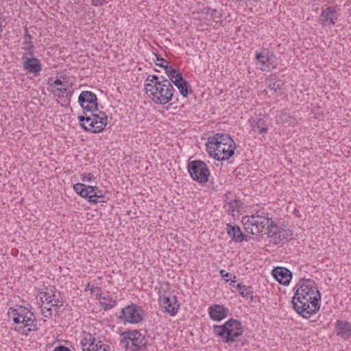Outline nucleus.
<instances>
[{
    "label": "nucleus",
    "instance_id": "nucleus-11",
    "mask_svg": "<svg viewBox=\"0 0 351 351\" xmlns=\"http://www.w3.org/2000/svg\"><path fill=\"white\" fill-rule=\"evenodd\" d=\"M145 317V312L143 308L136 304H131L123 308L119 319L123 323L138 324L141 323Z\"/></svg>",
    "mask_w": 351,
    "mask_h": 351
},
{
    "label": "nucleus",
    "instance_id": "nucleus-21",
    "mask_svg": "<svg viewBox=\"0 0 351 351\" xmlns=\"http://www.w3.org/2000/svg\"><path fill=\"white\" fill-rule=\"evenodd\" d=\"M337 335L344 339L351 336V324L348 322L337 321L335 324Z\"/></svg>",
    "mask_w": 351,
    "mask_h": 351
},
{
    "label": "nucleus",
    "instance_id": "nucleus-5",
    "mask_svg": "<svg viewBox=\"0 0 351 351\" xmlns=\"http://www.w3.org/2000/svg\"><path fill=\"white\" fill-rule=\"evenodd\" d=\"M244 332L242 323L234 318H230L222 325H214L213 333L226 343H232Z\"/></svg>",
    "mask_w": 351,
    "mask_h": 351
},
{
    "label": "nucleus",
    "instance_id": "nucleus-18",
    "mask_svg": "<svg viewBox=\"0 0 351 351\" xmlns=\"http://www.w3.org/2000/svg\"><path fill=\"white\" fill-rule=\"evenodd\" d=\"M229 310L223 305L213 304L208 308V315L211 319L219 322L228 317Z\"/></svg>",
    "mask_w": 351,
    "mask_h": 351
},
{
    "label": "nucleus",
    "instance_id": "nucleus-26",
    "mask_svg": "<svg viewBox=\"0 0 351 351\" xmlns=\"http://www.w3.org/2000/svg\"><path fill=\"white\" fill-rule=\"evenodd\" d=\"M25 32H24V41L23 44L27 47L24 48V49L27 52L29 56H33L34 55V45L32 42V36L29 33L28 28L25 27Z\"/></svg>",
    "mask_w": 351,
    "mask_h": 351
},
{
    "label": "nucleus",
    "instance_id": "nucleus-7",
    "mask_svg": "<svg viewBox=\"0 0 351 351\" xmlns=\"http://www.w3.org/2000/svg\"><path fill=\"white\" fill-rule=\"evenodd\" d=\"M176 91L169 80L145 90L149 98L156 104L165 105L174 99Z\"/></svg>",
    "mask_w": 351,
    "mask_h": 351
},
{
    "label": "nucleus",
    "instance_id": "nucleus-31",
    "mask_svg": "<svg viewBox=\"0 0 351 351\" xmlns=\"http://www.w3.org/2000/svg\"><path fill=\"white\" fill-rule=\"evenodd\" d=\"M95 348L97 350V351H110V346L101 341H98L96 343ZM84 351H90V350H84Z\"/></svg>",
    "mask_w": 351,
    "mask_h": 351
},
{
    "label": "nucleus",
    "instance_id": "nucleus-30",
    "mask_svg": "<svg viewBox=\"0 0 351 351\" xmlns=\"http://www.w3.org/2000/svg\"><path fill=\"white\" fill-rule=\"evenodd\" d=\"M53 94L54 97H56L58 98H64L67 101H70V97L72 93H70L68 92V88L66 87H61V88H56V90H53Z\"/></svg>",
    "mask_w": 351,
    "mask_h": 351
},
{
    "label": "nucleus",
    "instance_id": "nucleus-47",
    "mask_svg": "<svg viewBox=\"0 0 351 351\" xmlns=\"http://www.w3.org/2000/svg\"><path fill=\"white\" fill-rule=\"evenodd\" d=\"M250 239V237H249L247 234L243 233V237H241V239H240V243L243 242V241H249Z\"/></svg>",
    "mask_w": 351,
    "mask_h": 351
},
{
    "label": "nucleus",
    "instance_id": "nucleus-19",
    "mask_svg": "<svg viewBox=\"0 0 351 351\" xmlns=\"http://www.w3.org/2000/svg\"><path fill=\"white\" fill-rule=\"evenodd\" d=\"M266 84L268 88L273 91L276 95L280 96L283 93L284 83L281 80L277 79L276 76L267 78Z\"/></svg>",
    "mask_w": 351,
    "mask_h": 351
},
{
    "label": "nucleus",
    "instance_id": "nucleus-25",
    "mask_svg": "<svg viewBox=\"0 0 351 351\" xmlns=\"http://www.w3.org/2000/svg\"><path fill=\"white\" fill-rule=\"evenodd\" d=\"M95 189L94 191H91L89 189V193L90 194V198L88 199V202L92 204H96L98 202H106V200L104 199V194L102 191L99 189L98 186H92Z\"/></svg>",
    "mask_w": 351,
    "mask_h": 351
},
{
    "label": "nucleus",
    "instance_id": "nucleus-16",
    "mask_svg": "<svg viewBox=\"0 0 351 351\" xmlns=\"http://www.w3.org/2000/svg\"><path fill=\"white\" fill-rule=\"evenodd\" d=\"M160 306L165 309L171 316H174L177 314L180 308V304L178 303L176 297L166 296L164 295L159 298Z\"/></svg>",
    "mask_w": 351,
    "mask_h": 351
},
{
    "label": "nucleus",
    "instance_id": "nucleus-35",
    "mask_svg": "<svg viewBox=\"0 0 351 351\" xmlns=\"http://www.w3.org/2000/svg\"><path fill=\"white\" fill-rule=\"evenodd\" d=\"M340 14L339 11L330 7V24H335V21L337 20Z\"/></svg>",
    "mask_w": 351,
    "mask_h": 351
},
{
    "label": "nucleus",
    "instance_id": "nucleus-50",
    "mask_svg": "<svg viewBox=\"0 0 351 351\" xmlns=\"http://www.w3.org/2000/svg\"><path fill=\"white\" fill-rule=\"evenodd\" d=\"M97 350L95 348V346L90 347V351H97Z\"/></svg>",
    "mask_w": 351,
    "mask_h": 351
},
{
    "label": "nucleus",
    "instance_id": "nucleus-8",
    "mask_svg": "<svg viewBox=\"0 0 351 351\" xmlns=\"http://www.w3.org/2000/svg\"><path fill=\"white\" fill-rule=\"evenodd\" d=\"M265 234H267L269 243L275 245L282 246L287 241L293 239L291 230L277 225L272 219L269 224H268Z\"/></svg>",
    "mask_w": 351,
    "mask_h": 351
},
{
    "label": "nucleus",
    "instance_id": "nucleus-42",
    "mask_svg": "<svg viewBox=\"0 0 351 351\" xmlns=\"http://www.w3.org/2000/svg\"><path fill=\"white\" fill-rule=\"evenodd\" d=\"M219 274L221 278H223L226 282L229 281V277L232 276L231 274L226 272L224 269L220 270Z\"/></svg>",
    "mask_w": 351,
    "mask_h": 351
},
{
    "label": "nucleus",
    "instance_id": "nucleus-49",
    "mask_svg": "<svg viewBox=\"0 0 351 351\" xmlns=\"http://www.w3.org/2000/svg\"><path fill=\"white\" fill-rule=\"evenodd\" d=\"M52 307L53 306H51L50 307H49V308H47V306L45 307V308L47 310V311L49 312V315H51Z\"/></svg>",
    "mask_w": 351,
    "mask_h": 351
},
{
    "label": "nucleus",
    "instance_id": "nucleus-2",
    "mask_svg": "<svg viewBox=\"0 0 351 351\" xmlns=\"http://www.w3.org/2000/svg\"><path fill=\"white\" fill-rule=\"evenodd\" d=\"M235 149V142L228 134L216 133L210 136L206 143V151L209 156L220 161L232 157Z\"/></svg>",
    "mask_w": 351,
    "mask_h": 351
},
{
    "label": "nucleus",
    "instance_id": "nucleus-46",
    "mask_svg": "<svg viewBox=\"0 0 351 351\" xmlns=\"http://www.w3.org/2000/svg\"><path fill=\"white\" fill-rule=\"evenodd\" d=\"M211 10L212 8L209 7H206L204 9H202L199 13L208 15L210 12H211Z\"/></svg>",
    "mask_w": 351,
    "mask_h": 351
},
{
    "label": "nucleus",
    "instance_id": "nucleus-44",
    "mask_svg": "<svg viewBox=\"0 0 351 351\" xmlns=\"http://www.w3.org/2000/svg\"><path fill=\"white\" fill-rule=\"evenodd\" d=\"M53 351H71L69 348L60 345L54 348Z\"/></svg>",
    "mask_w": 351,
    "mask_h": 351
},
{
    "label": "nucleus",
    "instance_id": "nucleus-14",
    "mask_svg": "<svg viewBox=\"0 0 351 351\" xmlns=\"http://www.w3.org/2000/svg\"><path fill=\"white\" fill-rule=\"evenodd\" d=\"M56 288L53 287V289H50V291H44L41 292L40 300L42 304L46 302L47 304H51V306L55 307V311L58 312V308L62 306L63 301L62 298L60 297V293L58 292V295L56 294Z\"/></svg>",
    "mask_w": 351,
    "mask_h": 351
},
{
    "label": "nucleus",
    "instance_id": "nucleus-27",
    "mask_svg": "<svg viewBox=\"0 0 351 351\" xmlns=\"http://www.w3.org/2000/svg\"><path fill=\"white\" fill-rule=\"evenodd\" d=\"M252 127V130L257 132L258 134H265L268 131L266 121L262 118L257 119L256 121H254Z\"/></svg>",
    "mask_w": 351,
    "mask_h": 351
},
{
    "label": "nucleus",
    "instance_id": "nucleus-32",
    "mask_svg": "<svg viewBox=\"0 0 351 351\" xmlns=\"http://www.w3.org/2000/svg\"><path fill=\"white\" fill-rule=\"evenodd\" d=\"M241 206L242 203L241 202V200L238 199H233L229 203V207L230 209L232 210V211H239Z\"/></svg>",
    "mask_w": 351,
    "mask_h": 351
},
{
    "label": "nucleus",
    "instance_id": "nucleus-9",
    "mask_svg": "<svg viewBox=\"0 0 351 351\" xmlns=\"http://www.w3.org/2000/svg\"><path fill=\"white\" fill-rule=\"evenodd\" d=\"M122 336L121 344L130 351H140L145 348L147 343L145 335L137 330L125 331Z\"/></svg>",
    "mask_w": 351,
    "mask_h": 351
},
{
    "label": "nucleus",
    "instance_id": "nucleus-29",
    "mask_svg": "<svg viewBox=\"0 0 351 351\" xmlns=\"http://www.w3.org/2000/svg\"><path fill=\"white\" fill-rule=\"evenodd\" d=\"M164 69L167 76L169 77L171 83H173V81L174 80L178 79L179 77L178 76H182L181 72H180L176 69L172 67L171 66L165 65V66H164Z\"/></svg>",
    "mask_w": 351,
    "mask_h": 351
},
{
    "label": "nucleus",
    "instance_id": "nucleus-13",
    "mask_svg": "<svg viewBox=\"0 0 351 351\" xmlns=\"http://www.w3.org/2000/svg\"><path fill=\"white\" fill-rule=\"evenodd\" d=\"M255 64L258 69L263 71H265L269 69L270 66L272 69L277 67L276 56L273 53L267 50V51H256L255 53Z\"/></svg>",
    "mask_w": 351,
    "mask_h": 351
},
{
    "label": "nucleus",
    "instance_id": "nucleus-38",
    "mask_svg": "<svg viewBox=\"0 0 351 351\" xmlns=\"http://www.w3.org/2000/svg\"><path fill=\"white\" fill-rule=\"evenodd\" d=\"M329 19V7L324 9L320 16L319 20L322 22L327 21Z\"/></svg>",
    "mask_w": 351,
    "mask_h": 351
},
{
    "label": "nucleus",
    "instance_id": "nucleus-3",
    "mask_svg": "<svg viewBox=\"0 0 351 351\" xmlns=\"http://www.w3.org/2000/svg\"><path fill=\"white\" fill-rule=\"evenodd\" d=\"M8 313L14 315L13 322L18 325L14 330L18 332L27 336L32 331H37V320L33 312L23 306L16 308H10Z\"/></svg>",
    "mask_w": 351,
    "mask_h": 351
},
{
    "label": "nucleus",
    "instance_id": "nucleus-10",
    "mask_svg": "<svg viewBox=\"0 0 351 351\" xmlns=\"http://www.w3.org/2000/svg\"><path fill=\"white\" fill-rule=\"evenodd\" d=\"M187 169L193 180L199 183H205L208 181L210 170L204 161L201 160L189 161Z\"/></svg>",
    "mask_w": 351,
    "mask_h": 351
},
{
    "label": "nucleus",
    "instance_id": "nucleus-28",
    "mask_svg": "<svg viewBox=\"0 0 351 351\" xmlns=\"http://www.w3.org/2000/svg\"><path fill=\"white\" fill-rule=\"evenodd\" d=\"M236 289L240 291L239 293L243 298L253 300V291L251 287H247L243 283H239L236 285Z\"/></svg>",
    "mask_w": 351,
    "mask_h": 351
},
{
    "label": "nucleus",
    "instance_id": "nucleus-17",
    "mask_svg": "<svg viewBox=\"0 0 351 351\" xmlns=\"http://www.w3.org/2000/svg\"><path fill=\"white\" fill-rule=\"evenodd\" d=\"M273 277L280 284L288 285L292 278L291 271L286 267H276L271 271Z\"/></svg>",
    "mask_w": 351,
    "mask_h": 351
},
{
    "label": "nucleus",
    "instance_id": "nucleus-6",
    "mask_svg": "<svg viewBox=\"0 0 351 351\" xmlns=\"http://www.w3.org/2000/svg\"><path fill=\"white\" fill-rule=\"evenodd\" d=\"M80 125L84 130L93 134L102 132L107 125L108 117L106 112L99 110L91 112V115L78 117Z\"/></svg>",
    "mask_w": 351,
    "mask_h": 351
},
{
    "label": "nucleus",
    "instance_id": "nucleus-43",
    "mask_svg": "<svg viewBox=\"0 0 351 351\" xmlns=\"http://www.w3.org/2000/svg\"><path fill=\"white\" fill-rule=\"evenodd\" d=\"M94 178L93 175L91 173H88L86 175H84L82 178V181L86 182H90Z\"/></svg>",
    "mask_w": 351,
    "mask_h": 351
},
{
    "label": "nucleus",
    "instance_id": "nucleus-51",
    "mask_svg": "<svg viewBox=\"0 0 351 351\" xmlns=\"http://www.w3.org/2000/svg\"><path fill=\"white\" fill-rule=\"evenodd\" d=\"M236 278H237L236 276H234L233 279L231 280L232 282L235 283L236 282Z\"/></svg>",
    "mask_w": 351,
    "mask_h": 351
},
{
    "label": "nucleus",
    "instance_id": "nucleus-34",
    "mask_svg": "<svg viewBox=\"0 0 351 351\" xmlns=\"http://www.w3.org/2000/svg\"><path fill=\"white\" fill-rule=\"evenodd\" d=\"M210 16H211L212 20H213L214 21L218 22V21L220 20L221 18L222 17V14L217 10L212 9L211 12H210Z\"/></svg>",
    "mask_w": 351,
    "mask_h": 351
},
{
    "label": "nucleus",
    "instance_id": "nucleus-24",
    "mask_svg": "<svg viewBox=\"0 0 351 351\" xmlns=\"http://www.w3.org/2000/svg\"><path fill=\"white\" fill-rule=\"evenodd\" d=\"M73 189L76 193L80 197L87 199L88 200L90 198L89 189L94 191L95 189L92 186H87L84 184L77 183L73 185Z\"/></svg>",
    "mask_w": 351,
    "mask_h": 351
},
{
    "label": "nucleus",
    "instance_id": "nucleus-41",
    "mask_svg": "<svg viewBox=\"0 0 351 351\" xmlns=\"http://www.w3.org/2000/svg\"><path fill=\"white\" fill-rule=\"evenodd\" d=\"M88 335V341L89 343L88 348L94 346L96 344V339L90 333H87Z\"/></svg>",
    "mask_w": 351,
    "mask_h": 351
},
{
    "label": "nucleus",
    "instance_id": "nucleus-52",
    "mask_svg": "<svg viewBox=\"0 0 351 351\" xmlns=\"http://www.w3.org/2000/svg\"><path fill=\"white\" fill-rule=\"evenodd\" d=\"M234 284H235V283L232 282V281H231L230 285V286H232V287H235V288H236V286H235V285H234Z\"/></svg>",
    "mask_w": 351,
    "mask_h": 351
},
{
    "label": "nucleus",
    "instance_id": "nucleus-20",
    "mask_svg": "<svg viewBox=\"0 0 351 351\" xmlns=\"http://www.w3.org/2000/svg\"><path fill=\"white\" fill-rule=\"evenodd\" d=\"M173 81V84L178 88L180 95L183 97H187L189 94L192 93V88L189 83L182 76Z\"/></svg>",
    "mask_w": 351,
    "mask_h": 351
},
{
    "label": "nucleus",
    "instance_id": "nucleus-39",
    "mask_svg": "<svg viewBox=\"0 0 351 351\" xmlns=\"http://www.w3.org/2000/svg\"><path fill=\"white\" fill-rule=\"evenodd\" d=\"M108 3L107 0H91V4L95 7H101Z\"/></svg>",
    "mask_w": 351,
    "mask_h": 351
},
{
    "label": "nucleus",
    "instance_id": "nucleus-22",
    "mask_svg": "<svg viewBox=\"0 0 351 351\" xmlns=\"http://www.w3.org/2000/svg\"><path fill=\"white\" fill-rule=\"evenodd\" d=\"M226 230L228 235L231 237L232 240L237 243H240V239L243 237V232L239 226L227 223Z\"/></svg>",
    "mask_w": 351,
    "mask_h": 351
},
{
    "label": "nucleus",
    "instance_id": "nucleus-4",
    "mask_svg": "<svg viewBox=\"0 0 351 351\" xmlns=\"http://www.w3.org/2000/svg\"><path fill=\"white\" fill-rule=\"evenodd\" d=\"M271 219L269 213L260 210L252 215L243 216L241 223L245 232L263 237L264 234L263 232L264 230H267Z\"/></svg>",
    "mask_w": 351,
    "mask_h": 351
},
{
    "label": "nucleus",
    "instance_id": "nucleus-1",
    "mask_svg": "<svg viewBox=\"0 0 351 351\" xmlns=\"http://www.w3.org/2000/svg\"><path fill=\"white\" fill-rule=\"evenodd\" d=\"M292 298L294 310L304 318H309L319 308L321 295L315 282L311 279H302L296 286Z\"/></svg>",
    "mask_w": 351,
    "mask_h": 351
},
{
    "label": "nucleus",
    "instance_id": "nucleus-36",
    "mask_svg": "<svg viewBox=\"0 0 351 351\" xmlns=\"http://www.w3.org/2000/svg\"><path fill=\"white\" fill-rule=\"evenodd\" d=\"M82 351H84V350H90V348H88L89 343L88 341V335L87 333L86 335L82 339L80 342Z\"/></svg>",
    "mask_w": 351,
    "mask_h": 351
},
{
    "label": "nucleus",
    "instance_id": "nucleus-53",
    "mask_svg": "<svg viewBox=\"0 0 351 351\" xmlns=\"http://www.w3.org/2000/svg\"><path fill=\"white\" fill-rule=\"evenodd\" d=\"M178 101V95H177V96H176V101H173V103H176V101Z\"/></svg>",
    "mask_w": 351,
    "mask_h": 351
},
{
    "label": "nucleus",
    "instance_id": "nucleus-40",
    "mask_svg": "<svg viewBox=\"0 0 351 351\" xmlns=\"http://www.w3.org/2000/svg\"><path fill=\"white\" fill-rule=\"evenodd\" d=\"M52 80V78L49 79V84L51 87H53V86H62V87L65 86L64 83L61 81L60 79H56L53 83H51V81Z\"/></svg>",
    "mask_w": 351,
    "mask_h": 351
},
{
    "label": "nucleus",
    "instance_id": "nucleus-45",
    "mask_svg": "<svg viewBox=\"0 0 351 351\" xmlns=\"http://www.w3.org/2000/svg\"><path fill=\"white\" fill-rule=\"evenodd\" d=\"M5 21L4 16L2 13L0 14V33L3 32V27L5 26V24H3V22Z\"/></svg>",
    "mask_w": 351,
    "mask_h": 351
},
{
    "label": "nucleus",
    "instance_id": "nucleus-12",
    "mask_svg": "<svg viewBox=\"0 0 351 351\" xmlns=\"http://www.w3.org/2000/svg\"><path fill=\"white\" fill-rule=\"evenodd\" d=\"M78 103L83 109L84 115H86L87 112H93L97 110V97L91 91H82L78 97Z\"/></svg>",
    "mask_w": 351,
    "mask_h": 351
},
{
    "label": "nucleus",
    "instance_id": "nucleus-15",
    "mask_svg": "<svg viewBox=\"0 0 351 351\" xmlns=\"http://www.w3.org/2000/svg\"><path fill=\"white\" fill-rule=\"evenodd\" d=\"M23 60V67L25 71H26L29 73H33L35 75L39 74V73L42 70V65L40 60L33 56H29V58L24 55L22 57Z\"/></svg>",
    "mask_w": 351,
    "mask_h": 351
},
{
    "label": "nucleus",
    "instance_id": "nucleus-37",
    "mask_svg": "<svg viewBox=\"0 0 351 351\" xmlns=\"http://www.w3.org/2000/svg\"><path fill=\"white\" fill-rule=\"evenodd\" d=\"M168 62L167 60H165L163 58H160L158 56H156V64L160 67L164 68L165 65H168Z\"/></svg>",
    "mask_w": 351,
    "mask_h": 351
},
{
    "label": "nucleus",
    "instance_id": "nucleus-48",
    "mask_svg": "<svg viewBox=\"0 0 351 351\" xmlns=\"http://www.w3.org/2000/svg\"><path fill=\"white\" fill-rule=\"evenodd\" d=\"M88 289L91 291V293H93V292L95 291V287H94V286H93V285H92V286L90 287V283H88V287H87V288L86 289V290H87Z\"/></svg>",
    "mask_w": 351,
    "mask_h": 351
},
{
    "label": "nucleus",
    "instance_id": "nucleus-33",
    "mask_svg": "<svg viewBox=\"0 0 351 351\" xmlns=\"http://www.w3.org/2000/svg\"><path fill=\"white\" fill-rule=\"evenodd\" d=\"M117 304V302L115 300L112 299V298H109V302L108 303H101L103 309L104 311H108L113 308Z\"/></svg>",
    "mask_w": 351,
    "mask_h": 351
},
{
    "label": "nucleus",
    "instance_id": "nucleus-23",
    "mask_svg": "<svg viewBox=\"0 0 351 351\" xmlns=\"http://www.w3.org/2000/svg\"><path fill=\"white\" fill-rule=\"evenodd\" d=\"M168 80H169L162 75L158 76L156 75H149L145 80V90L154 87L158 84H161Z\"/></svg>",
    "mask_w": 351,
    "mask_h": 351
}]
</instances>
